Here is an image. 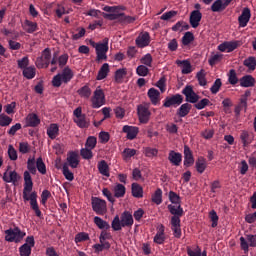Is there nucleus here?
<instances>
[{
    "label": "nucleus",
    "instance_id": "nucleus-1",
    "mask_svg": "<svg viewBox=\"0 0 256 256\" xmlns=\"http://www.w3.org/2000/svg\"><path fill=\"white\" fill-rule=\"evenodd\" d=\"M27 169L28 171L24 172V188L22 197L24 201H30V207L35 212L36 217H42L43 213L39 209V203H37V192L33 191V178L31 177V174L37 175L35 158L28 159Z\"/></svg>",
    "mask_w": 256,
    "mask_h": 256
},
{
    "label": "nucleus",
    "instance_id": "nucleus-2",
    "mask_svg": "<svg viewBox=\"0 0 256 256\" xmlns=\"http://www.w3.org/2000/svg\"><path fill=\"white\" fill-rule=\"evenodd\" d=\"M73 77H75V73H73V70L69 66H66L61 73H58L52 78V85L54 87H61L63 83L67 85Z\"/></svg>",
    "mask_w": 256,
    "mask_h": 256
},
{
    "label": "nucleus",
    "instance_id": "nucleus-3",
    "mask_svg": "<svg viewBox=\"0 0 256 256\" xmlns=\"http://www.w3.org/2000/svg\"><path fill=\"white\" fill-rule=\"evenodd\" d=\"M5 241L8 243H20L27 233L21 231L19 227L5 230Z\"/></svg>",
    "mask_w": 256,
    "mask_h": 256
},
{
    "label": "nucleus",
    "instance_id": "nucleus-4",
    "mask_svg": "<svg viewBox=\"0 0 256 256\" xmlns=\"http://www.w3.org/2000/svg\"><path fill=\"white\" fill-rule=\"evenodd\" d=\"M93 47L96 49V60L97 61H107V51H109V38H104L103 43H92Z\"/></svg>",
    "mask_w": 256,
    "mask_h": 256
},
{
    "label": "nucleus",
    "instance_id": "nucleus-5",
    "mask_svg": "<svg viewBox=\"0 0 256 256\" xmlns=\"http://www.w3.org/2000/svg\"><path fill=\"white\" fill-rule=\"evenodd\" d=\"M91 205L92 211H94L96 215H105L107 213V201L99 197H92Z\"/></svg>",
    "mask_w": 256,
    "mask_h": 256
},
{
    "label": "nucleus",
    "instance_id": "nucleus-6",
    "mask_svg": "<svg viewBox=\"0 0 256 256\" xmlns=\"http://www.w3.org/2000/svg\"><path fill=\"white\" fill-rule=\"evenodd\" d=\"M92 108L99 109L105 105V92L101 89V86H98L93 93L91 98Z\"/></svg>",
    "mask_w": 256,
    "mask_h": 256
},
{
    "label": "nucleus",
    "instance_id": "nucleus-7",
    "mask_svg": "<svg viewBox=\"0 0 256 256\" xmlns=\"http://www.w3.org/2000/svg\"><path fill=\"white\" fill-rule=\"evenodd\" d=\"M33 247H35V237L27 236L25 243L19 247L20 256H31Z\"/></svg>",
    "mask_w": 256,
    "mask_h": 256
},
{
    "label": "nucleus",
    "instance_id": "nucleus-8",
    "mask_svg": "<svg viewBox=\"0 0 256 256\" xmlns=\"http://www.w3.org/2000/svg\"><path fill=\"white\" fill-rule=\"evenodd\" d=\"M137 115L140 123H149V119H151V111L149 110V106L143 104L138 105Z\"/></svg>",
    "mask_w": 256,
    "mask_h": 256
},
{
    "label": "nucleus",
    "instance_id": "nucleus-9",
    "mask_svg": "<svg viewBox=\"0 0 256 256\" xmlns=\"http://www.w3.org/2000/svg\"><path fill=\"white\" fill-rule=\"evenodd\" d=\"M240 246L245 253L249 251V247H256V234L255 235H247L245 237H240Z\"/></svg>",
    "mask_w": 256,
    "mask_h": 256
},
{
    "label": "nucleus",
    "instance_id": "nucleus-10",
    "mask_svg": "<svg viewBox=\"0 0 256 256\" xmlns=\"http://www.w3.org/2000/svg\"><path fill=\"white\" fill-rule=\"evenodd\" d=\"M181 103H183V96L181 94H175L164 99L163 107H179Z\"/></svg>",
    "mask_w": 256,
    "mask_h": 256
},
{
    "label": "nucleus",
    "instance_id": "nucleus-11",
    "mask_svg": "<svg viewBox=\"0 0 256 256\" xmlns=\"http://www.w3.org/2000/svg\"><path fill=\"white\" fill-rule=\"evenodd\" d=\"M182 93L185 95L187 103H197L200 99L199 95L195 93V90H193V86L191 85L185 86Z\"/></svg>",
    "mask_w": 256,
    "mask_h": 256
},
{
    "label": "nucleus",
    "instance_id": "nucleus-12",
    "mask_svg": "<svg viewBox=\"0 0 256 256\" xmlns=\"http://www.w3.org/2000/svg\"><path fill=\"white\" fill-rule=\"evenodd\" d=\"M122 132L126 133V139L133 141V139H137V135H139V127L124 125Z\"/></svg>",
    "mask_w": 256,
    "mask_h": 256
},
{
    "label": "nucleus",
    "instance_id": "nucleus-13",
    "mask_svg": "<svg viewBox=\"0 0 256 256\" xmlns=\"http://www.w3.org/2000/svg\"><path fill=\"white\" fill-rule=\"evenodd\" d=\"M201 19H203V14L199 10H193L190 13L189 23L193 29H197L199 27V23H201Z\"/></svg>",
    "mask_w": 256,
    "mask_h": 256
},
{
    "label": "nucleus",
    "instance_id": "nucleus-14",
    "mask_svg": "<svg viewBox=\"0 0 256 256\" xmlns=\"http://www.w3.org/2000/svg\"><path fill=\"white\" fill-rule=\"evenodd\" d=\"M251 21V9L245 7L241 15L238 17L239 27H245Z\"/></svg>",
    "mask_w": 256,
    "mask_h": 256
},
{
    "label": "nucleus",
    "instance_id": "nucleus-15",
    "mask_svg": "<svg viewBox=\"0 0 256 256\" xmlns=\"http://www.w3.org/2000/svg\"><path fill=\"white\" fill-rule=\"evenodd\" d=\"M2 179L5 183H13V185H15V183L21 179V176H19L15 170L6 171L4 172Z\"/></svg>",
    "mask_w": 256,
    "mask_h": 256
},
{
    "label": "nucleus",
    "instance_id": "nucleus-16",
    "mask_svg": "<svg viewBox=\"0 0 256 256\" xmlns=\"http://www.w3.org/2000/svg\"><path fill=\"white\" fill-rule=\"evenodd\" d=\"M149 43H151V36L149 35V32H144L136 38V45L137 47H140V49L148 47Z\"/></svg>",
    "mask_w": 256,
    "mask_h": 256
},
{
    "label": "nucleus",
    "instance_id": "nucleus-17",
    "mask_svg": "<svg viewBox=\"0 0 256 256\" xmlns=\"http://www.w3.org/2000/svg\"><path fill=\"white\" fill-rule=\"evenodd\" d=\"M168 161L172 163L175 167H179L183 161V155L175 150H171L168 154Z\"/></svg>",
    "mask_w": 256,
    "mask_h": 256
},
{
    "label": "nucleus",
    "instance_id": "nucleus-18",
    "mask_svg": "<svg viewBox=\"0 0 256 256\" xmlns=\"http://www.w3.org/2000/svg\"><path fill=\"white\" fill-rule=\"evenodd\" d=\"M195 163V158L193 157V152L189 146H184V166L191 167Z\"/></svg>",
    "mask_w": 256,
    "mask_h": 256
},
{
    "label": "nucleus",
    "instance_id": "nucleus-19",
    "mask_svg": "<svg viewBox=\"0 0 256 256\" xmlns=\"http://www.w3.org/2000/svg\"><path fill=\"white\" fill-rule=\"evenodd\" d=\"M152 105H159L161 102V92L155 88H150L147 93Z\"/></svg>",
    "mask_w": 256,
    "mask_h": 256
},
{
    "label": "nucleus",
    "instance_id": "nucleus-20",
    "mask_svg": "<svg viewBox=\"0 0 256 256\" xmlns=\"http://www.w3.org/2000/svg\"><path fill=\"white\" fill-rule=\"evenodd\" d=\"M41 119L35 113H30L26 117V127H39Z\"/></svg>",
    "mask_w": 256,
    "mask_h": 256
},
{
    "label": "nucleus",
    "instance_id": "nucleus-21",
    "mask_svg": "<svg viewBox=\"0 0 256 256\" xmlns=\"http://www.w3.org/2000/svg\"><path fill=\"white\" fill-rule=\"evenodd\" d=\"M66 161L69 167L77 169V167H79V154H77V152L68 153Z\"/></svg>",
    "mask_w": 256,
    "mask_h": 256
},
{
    "label": "nucleus",
    "instance_id": "nucleus-22",
    "mask_svg": "<svg viewBox=\"0 0 256 256\" xmlns=\"http://www.w3.org/2000/svg\"><path fill=\"white\" fill-rule=\"evenodd\" d=\"M122 227H133V215L129 211H124L120 217Z\"/></svg>",
    "mask_w": 256,
    "mask_h": 256
},
{
    "label": "nucleus",
    "instance_id": "nucleus-23",
    "mask_svg": "<svg viewBox=\"0 0 256 256\" xmlns=\"http://www.w3.org/2000/svg\"><path fill=\"white\" fill-rule=\"evenodd\" d=\"M73 121L80 129H89V126L91 125L89 118H87V115L85 114L79 118H74Z\"/></svg>",
    "mask_w": 256,
    "mask_h": 256
},
{
    "label": "nucleus",
    "instance_id": "nucleus-24",
    "mask_svg": "<svg viewBox=\"0 0 256 256\" xmlns=\"http://www.w3.org/2000/svg\"><path fill=\"white\" fill-rule=\"evenodd\" d=\"M176 65H178V67H182V75H189V73L193 71L189 60H177Z\"/></svg>",
    "mask_w": 256,
    "mask_h": 256
},
{
    "label": "nucleus",
    "instance_id": "nucleus-25",
    "mask_svg": "<svg viewBox=\"0 0 256 256\" xmlns=\"http://www.w3.org/2000/svg\"><path fill=\"white\" fill-rule=\"evenodd\" d=\"M154 243H157V245H163V243H165V226L161 225L158 228V231L154 236Z\"/></svg>",
    "mask_w": 256,
    "mask_h": 256
},
{
    "label": "nucleus",
    "instance_id": "nucleus-26",
    "mask_svg": "<svg viewBox=\"0 0 256 256\" xmlns=\"http://www.w3.org/2000/svg\"><path fill=\"white\" fill-rule=\"evenodd\" d=\"M196 171L202 175L205 173V169H207V160L203 156L198 157L195 162Z\"/></svg>",
    "mask_w": 256,
    "mask_h": 256
},
{
    "label": "nucleus",
    "instance_id": "nucleus-27",
    "mask_svg": "<svg viewBox=\"0 0 256 256\" xmlns=\"http://www.w3.org/2000/svg\"><path fill=\"white\" fill-rule=\"evenodd\" d=\"M191 109H192V106L191 104L189 103H184L182 104L178 109H177V112H176V115H178V117H187L188 113H191Z\"/></svg>",
    "mask_w": 256,
    "mask_h": 256
},
{
    "label": "nucleus",
    "instance_id": "nucleus-28",
    "mask_svg": "<svg viewBox=\"0 0 256 256\" xmlns=\"http://www.w3.org/2000/svg\"><path fill=\"white\" fill-rule=\"evenodd\" d=\"M177 206L173 204L168 205V210L170 211L171 215L173 217H183V207H181V204H176Z\"/></svg>",
    "mask_w": 256,
    "mask_h": 256
},
{
    "label": "nucleus",
    "instance_id": "nucleus-29",
    "mask_svg": "<svg viewBox=\"0 0 256 256\" xmlns=\"http://www.w3.org/2000/svg\"><path fill=\"white\" fill-rule=\"evenodd\" d=\"M132 196L136 199H142L143 197V186L139 183H132L131 185Z\"/></svg>",
    "mask_w": 256,
    "mask_h": 256
},
{
    "label": "nucleus",
    "instance_id": "nucleus-30",
    "mask_svg": "<svg viewBox=\"0 0 256 256\" xmlns=\"http://www.w3.org/2000/svg\"><path fill=\"white\" fill-rule=\"evenodd\" d=\"M109 64L108 63H104L100 70L98 71V74H97V81H103V79H107V76L109 75Z\"/></svg>",
    "mask_w": 256,
    "mask_h": 256
},
{
    "label": "nucleus",
    "instance_id": "nucleus-31",
    "mask_svg": "<svg viewBox=\"0 0 256 256\" xmlns=\"http://www.w3.org/2000/svg\"><path fill=\"white\" fill-rule=\"evenodd\" d=\"M114 191V197L116 199H121L122 197H125V193H127V188H125V185L123 184H116L113 188Z\"/></svg>",
    "mask_w": 256,
    "mask_h": 256
},
{
    "label": "nucleus",
    "instance_id": "nucleus-32",
    "mask_svg": "<svg viewBox=\"0 0 256 256\" xmlns=\"http://www.w3.org/2000/svg\"><path fill=\"white\" fill-rule=\"evenodd\" d=\"M240 87H255V79L251 75L240 78Z\"/></svg>",
    "mask_w": 256,
    "mask_h": 256
},
{
    "label": "nucleus",
    "instance_id": "nucleus-33",
    "mask_svg": "<svg viewBox=\"0 0 256 256\" xmlns=\"http://www.w3.org/2000/svg\"><path fill=\"white\" fill-rule=\"evenodd\" d=\"M94 224L96 225V227H98V229H105L106 231L108 229H111V225H109V222L103 220L99 216L94 217Z\"/></svg>",
    "mask_w": 256,
    "mask_h": 256
},
{
    "label": "nucleus",
    "instance_id": "nucleus-34",
    "mask_svg": "<svg viewBox=\"0 0 256 256\" xmlns=\"http://www.w3.org/2000/svg\"><path fill=\"white\" fill-rule=\"evenodd\" d=\"M47 135L50 139H57L59 136V126L57 124H51L47 129Z\"/></svg>",
    "mask_w": 256,
    "mask_h": 256
},
{
    "label": "nucleus",
    "instance_id": "nucleus-35",
    "mask_svg": "<svg viewBox=\"0 0 256 256\" xmlns=\"http://www.w3.org/2000/svg\"><path fill=\"white\" fill-rule=\"evenodd\" d=\"M98 171L104 177H109V164L105 160H101L98 163Z\"/></svg>",
    "mask_w": 256,
    "mask_h": 256
},
{
    "label": "nucleus",
    "instance_id": "nucleus-36",
    "mask_svg": "<svg viewBox=\"0 0 256 256\" xmlns=\"http://www.w3.org/2000/svg\"><path fill=\"white\" fill-rule=\"evenodd\" d=\"M24 29L28 33H35V31L39 30V26L36 22H32L31 20H25L24 21Z\"/></svg>",
    "mask_w": 256,
    "mask_h": 256
},
{
    "label": "nucleus",
    "instance_id": "nucleus-37",
    "mask_svg": "<svg viewBox=\"0 0 256 256\" xmlns=\"http://www.w3.org/2000/svg\"><path fill=\"white\" fill-rule=\"evenodd\" d=\"M152 203H155L156 205H161L163 203V190H161V188H157L152 195Z\"/></svg>",
    "mask_w": 256,
    "mask_h": 256
},
{
    "label": "nucleus",
    "instance_id": "nucleus-38",
    "mask_svg": "<svg viewBox=\"0 0 256 256\" xmlns=\"http://www.w3.org/2000/svg\"><path fill=\"white\" fill-rule=\"evenodd\" d=\"M136 20H137V18H135L133 16H127V15H125V13L121 12L118 23H121V25H129L131 23H135Z\"/></svg>",
    "mask_w": 256,
    "mask_h": 256
},
{
    "label": "nucleus",
    "instance_id": "nucleus-39",
    "mask_svg": "<svg viewBox=\"0 0 256 256\" xmlns=\"http://www.w3.org/2000/svg\"><path fill=\"white\" fill-rule=\"evenodd\" d=\"M77 93L80 97H82V99H89V97H91V88L89 87V85H85L83 87H81L80 89L77 90Z\"/></svg>",
    "mask_w": 256,
    "mask_h": 256
},
{
    "label": "nucleus",
    "instance_id": "nucleus-40",
    "mask_svg": "<svg viewBox=\"0 0 256 256\" xmlns=\"http://www.w3.org/2000/svg\"><path fill=\"white\" fill-rule=\"evenodd\" d=\"M240 139L242 141L243 147H248V145H251L252 139L251 135L247 132V130H243L240 134Z\"/></svg>",
    "mask_w": 256,
    "mask_h": 256
},
{
    "label": "nucleus",
    "instance_id": "nucleus-41",
    "mask_svg": "<svg viewBox=\"0 0 256 256\" xmlns=\"http://www.w3.org/2000/svg\"><path fill=\"white\" fill-rule=\"evenodd\" d=\"M62 173L67 181H73V179H75V175L73 174V172H71V170H69V164L67 163L63 164Z\"/></svg>",
    "mask_w": 256,
    "mask_h": 256
},
{
    "label": "nucleus",
    "instance_id": "nucleus-42",
    "mask_svg": "<svg viewBox=\"0 0 256 256\" xmlns=\"http://www.w3.org/2000/svg\"><path fill=\"white\" fill-rule=\"evenodd\" d=\"M207 73H205L204 69H201L197 74H196V78L198 80V83L200 85V87H205V85H207Z\"/></svg>",
    "mask_w": 256,
    "mask_h": 256
},
{
    "label": "nucleus",
    "instance_id": "nucleus-43",
    "mask_svg": "<svg viewBox=\"0 0 256 256\" xmlns=\"http://www.w3.org/2000/svg\"><path fill=\"white\" fill-rule=\"evenodd\" d=\"M91 238L87 232H80L75 235L74 241L76 244L89 241Z\"/></svg>",
    "mask_w": 256,
    "mask_h": 256
},
{
    "label": "nucleus",
    "instance_id": "nucleus-44",
    "mask_svg": "<svg viewBox=\"0 0 256 256\" xmlns=\"http://www.w3.org/2000/svg\"><path fill=\"white\" fill-rule=\"evenodd\" d=\"M126 75H127L126 68L116 70V72H115L116 83H123V79L125 78Z\"/></svg>",
    "mask_w": 256,
    "mask_h": 256
},
{
    "label": "nucleus",
    "instance_id": "nucleus-45",
    "mask_svg": "<svg viewBox=\"0 0 256 256\" xmlns=\"http://www.w3.org/2000/svg\"><path fill=\"white\" fill-rule=\"evenodd\" d=\"M36 168L39 171V173H41V175H45L47 173V166L45 165V162H43V158H37Z\"/></svg>",
    "mask_w": 256,
    "mask_h": 256
},
{
    "label": "nucleus",
    "instance_id": "nucleus-46",
    "mask_svg": "<svg viewBox=\"0 0 256 256\" xmlns=\"http://www.w3.org/2000/svg\"><path fill=\"white\" fill-rule=\"evenodd\" d=\"M211 11L213 13H221V11H225L223 8V0H216L211 5Z\"/></svg>",
    "mask_w": 256,
    "mask_h": 256
},
{
    "label": "nucleus",
    "instance_id": "nucleus-47",
    "mask_svg": "<svg viewBox=\"0 0 256 256\" xmlns=\"http://www.w3.org/2000/svg\"><path fill=\"white\" fill-rule=\"evenodd\" d=\"M245 67H248L250 71H255L256 69V58L253 56L248 57L243 62Z\"/></svg>",
    "mask_w": 256,
    "mask_h": 256
},
{
    "label": "nucleus",
    "instance_id": "nucleus-48",
    "mask_svg": "<svg viewBox=\"0 0 256 256\" xmlns=\"http://www.w3.org/2000/svg\"><path fill=\"white\" fill-rule=\"evenodd\" d=\"M239 81L240 80L237 77V72L235 69H231L228 74V83H230V85H237Z\"/></svg>",
    "mask_w": 256,
    "mask_h": 256
},
{
    "label": "nucleus",
    "instance_id": "nucleus-49",
    "mask_svg": "<svg viewBox=\"0 0 256 256\" xmlns=\"http://www.w3.org/2000/svg\"><path fill=\"white\" fill-rule=\"evenodd\" d=\"M193 41H195V36L192 34V32H186L182 37V45L184 46L191 45Z\"/></svg>",
    "mask_w": 256,
    "mask_h": 256
},
{
    "label": "nucleus",
    "instance_id": "nucleus-50",
    "mask_svg": "<svg viewBox=\"0 0 256 256\" xmlns=\"http://www.w3.org/2000/svg\"><path fill=\"white\" fill-rule=\"evenodd\" d=\"M135 155H137V150L131 148H125L122 152L124 161L131 159V157H135Z\"/></svg>",
    "mask_w": 256,
    "mask_h": 256
},
{
    "label": "nucleus",
    "instance_id": "nucleus-51",
    "mask_svg": "<svg viewBox=\"0 0 256 256\" xmlns=\"http://www.w3.org/2000/svg\"><path fill=\"white\" fill-rule=\"evenodd\" d=\"M22 73L26 79H34V77L36 75L35 67L29 66V67L25 68Z\"/></svg>",
    "mask_w": 256,
    "mask_h": 256
},
{
    "label": "nucleus",
    "instance_id": "nucleus-52",
    "mask_svg": "<svg viewBox=\"0 0 256 256\" xmlns=\"http://www.w3.org/2000/svg\"><path fill=\"white\" fill-rule=\"evenodd\" d=\"M111 225H112L113 231H121V229H123V222H121L119 215H116L114 217Z\"/></svg>",
    "mask_w": 256,
    "mask_h": 256
},
{
    "label": "nucleus",
    "instance_id": "nucleus-53",
    "mask_svg": "<svg viewBox=\"0 0 256 256\" xmlns=\"http://www.w3.org/2000/svg\"><path fill=\"white\" fill-rule=\"evenodd\" d=\"M169 201L172 202L173 205H181V196H179L176 192H169Z\"/></svg>",
    "mask_w": 256,
    "mask_h": 256
},
{
    "label": "nucleus",
    "instance_id": "nucleus-54",
    "mask_svg": "<svg viewBox=\"0 0 256 256\" xmlns=\"http://www.w3.org/2000/svg\"><path fill=\"white\" fill-rule=\"evenodd\" d=\"M35 65L37 69H47L51 65V60H43V58H37Z\"/></svg>",
    "mask_w": 256,
    "mask_h": 256
},
{
    "label": "nucleus",
    "instance_id": "nucleus-55",
    "mask_svg": "<svg viewBox=\"0 0 256 256\" xmlns=\"http://www.w3.org/2000/svg\"><path fill=\"white\" fill-rule=\"evenodd\" d=\"M11 123H13V118L5 114L0 115V127H9Z\"/></svg>",
    "mask_w": 256,
    "mask_h": 256
},
{
    "label": "nucleus",
    "instance_id": "nucleus-56",
    "mask_svg": "<svg viewBox=\"0 0 256 256\" xmlns=\"http://www.w3.org/2000/svg\"><path fill=\"white\" fill-rule=\"evenodd\" d=\"M140 63H142V65H144L146 67H152V65H153V56H151L150 53L144 55L140 59Z\"/></svg>",
    "mask_w": 256,
    "mask_h": 256
},
{
    "label": "nucleus",
    "instance_id": "nucleus-57",
    "mask_svg": "<svg viewBox=\"0 0 256 256\" xmlns=\"http://www.w3.org/2000/svg\"><path fill=\"white\" fill-rule=\"evenodd\" d=\"M223 83L221 82V78H217L213 83L212 87L210 88L212 95H217L219 93V89H221Z\"/></svg>",
    "mask_w": 256,
    "mask_h": 256
},
{
    "label": "nucleus",
    "instance_id": "nucleus-58",
    "mask_svg": "<svg viewBox=\"0 0 256 256\" xmlns=\"http://www.w3.org/2000/svg\"><path fill=\"white\" fill-rule=\"evenodd\" d=\"M226 45L228 47V53L235 51L238 47H241V41L234 40V41H226Z\"/></svg>",
    "mask_w": 256,
    "mask_h": 256
},
{
    "label": "nucleus",
    "instance_id": "nucleus-59",
    "mask_svg": "<svg viewBox=\"0 0 256 256\" xmlns=\"http://www.w3.org/2000/svg\"><path fill=\"white\" fill-rule=\"evenodd\" d=\"M136 74L139 75V77H147L149 75V68L145 65H139L136 68Z\"/></svg>",
    "mask_w": 256,
    "mask_h": 256
},
{
    "label": "nucleus",
    "instance_id": "nucleus-60",
    "mask_svg": "<svg viewBox=\"0 0 256 256\" xmlns=\"http://www.w3.org/2000/svg\"><path fill=\"white\" fill-rule=\"evenodd\" d=\"M209 103H211V101H209V99L203 98L202 100L194 103V107H195V109H198L199 111H201V109H205V107H207L209 105Z\"/></svg>",
    "mask_w": 256,
    "mask_h": 256
},
{
    "label": "nucleus",
    "instance_id": "nucleus-61",
    "mask_svg": "<svg viewBox=\"0 0 256 256\" xmlns=\"http://www.w3.org/2000/svg\"><path fill=\"white\" fill-rule=\"evenodd\" d=\"M85 147L87 149H95V147H97V138L94 137V136H90L87 138L86 140V144H85Z\"/></svg>",
    "mask_w": 256,
    "mask_h": 256
},
{
    "label": "nucleus",
    "instance_id": "nucleus-62",
    "mask_svg": "<svg viewBox=\"0 0 256 256\" xmlns=\"http://www.w3.org/2000/svg\"><path fill=\"white\" fill-rule=\"evenodd\" d=\"M210 221H212L211 227L215 228L217 227L219 223V216L217 215V212L215 210H211L209 213Z\"/></svg>",
    "mask_w": 256,
    "mask_h": 256
},
{
    "label": "nucleus",
    "instance_id": "nucleus-63",
    "mask_svg": "<svg viewBox=\"0 0 256 256\" xmlns=\"http://www.w3.org/2000/svg\"><path fill=\"white\" fill-rule=\"evenodd\" d=\"M80 155L83 159H93V151H91V148H82L80 150Z\"/></svg>",
    "mask_w": 256,
    "mask_h": 256
},
{
    "label": "nucleus",
    "instance_id": "nucleus-64",
    "mask_svg": "<svg viewBox=\"0 0 256 256\" xmlns=\"http://www.w3.org/2000/svg\"><path fill=\"white\" fill-rule=\"evenodd\" d=\"M8 49H10V51H19V49H21V43L10 39L8 40Z\"/></svg>",
    "mask_w": 256,
    "mask_h": 256
}]
</instances>
